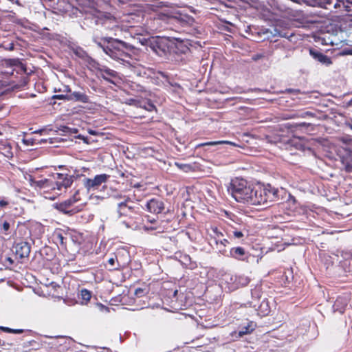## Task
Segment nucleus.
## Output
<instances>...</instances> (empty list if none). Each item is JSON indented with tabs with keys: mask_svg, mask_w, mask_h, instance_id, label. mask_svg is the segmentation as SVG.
Returning a JSON list of instances; mask_svg holds the SVG:
<instances>
[{
	"mask_svg": "<svg viewBox=\"0 0 352 352\" xmlns=\"http://www.w3.org/2000/svg\"><path fill=\"white\" fill-rule=\"evenodd\" d=\"M228 192L238 202L250 205H262L278 199V190L270 185H253L241 178L232 179Z\"/></svg>",
	"mask_w": 352,
	"mask_h": 352,
	"instance_id": "obj_1",
	"label": "nucleus"
},
{
	"mask_svg": "<svg viewBox=\"0 0 352 352\" xmlns=\"http://www.w3.org/2000/svg\"><path fill=\"white\" fill-rule=\"evenodd\" d=\"M107 41V47H104V52L111 58L129 67H134V63L129 52L133 49V47L121 40L111 37H104Z\"/></svg>",
	"mask_w": 352,
	"mask_h": 352,
	"instance_id": "obj_2",
	"label": "nucleus"
},
{
	"mask_svg": "<svg viewBox=\"0 0 352 352\" xmlns=\"http://www.w3.org/2000/svg\"><path fill=\"white\" fill-rule=\"evenodd\" d=\"M270 144L278 145L280 148L288 149L290 146H294L297 148L301 146L299 142H301L298 138L289 139L287 137L280 135L270 136L267 138Z\"/></svg>",
	"mask_w": 352,
	"mask_h": 352,
	"instance_id": "obj_3",
	"label": "nucleus"
},
{
	"mask_svg": "<svg viewBox=\"0 0 352 352\" xmlns=\"http://www.w3.org/2000/svg\"><path fill=\"white\" fill-rule=\"evenodd\" d=\"M74 178V175L55 173L53 175L54 190L61 191L63 189L66 190L69 188L72 185Z\"/></svg>",
	"mask_w": 352,
	"mask_h": 352,
	"instance_id": "obj_4",
	"label": "nucleus"
},
{
	"mask_svg": "<svg viewBox=\"0 0 352 352\" xmlns=\"http://www.w3.org/2000/svg\"><path fill=\"white\" fill-rule=\"evenodd\" d=\"M79 191L76 190L72 197L60 203V204H54V207L58 210L68 214H73L76 213L78 210L76 209H70L71 206L80 200L78 197Z\"/></svg>",
	"mask_w": 352,
	"mask_h": 352,
	"instance_id": "obj_5",
	"label": "nucleus"
},
{
	"mask_svg": "<svg viewBox=\"0 0 352 352\" xmlns=\"http://www.w3.org/2000/svg\"><path fill=\"white\" fill-rule=\"evenodd\" d=\"M95 68L98 72V75L104 80L113 85L116 84V80L119 79L117 72L109 69L107 66L99 64H96Z\"/></svg>",
	"mask_w": 352,
	"mask_h": 352,
	"instance_id": "obj_6",
	"label": "nucleus"
},
{
	"mask_svg": "<svg viewBox=\"0 0 352 352\" xmlns=\"http://www.w3.org/2000/svg\"><path fill=\"white\" fill-rule=\"evenodd\" d=\"M225 280L229 285L230 291L236 289L239 287L246 286L250 283V278L245 276H232L230 275L225 276Z\"/></svg>",
	"mask_w": 352,
	"mask_h": 352,
	"instance_id": "obj_7",
	"label": "nucleus"
},
{
	"mask_svg": "<svg viewBox=\"0 0 352 352\" xmlns=\"http://www.w3.org/2000/svg\"><path fill=\"white\" fill-rule=\"evenodd\" d=\"M109 176L106 174H101L96 175L94 179L85 177L82 179V184L85 188L90 191L91 190L97 189L102 184L105 183Z\"/></svg>",
	"mask_w": 352,
	"mask_h": 352,
	"instance_id": "obj_8",
	"label": "nucleus"
},
{
	"mask_svg": "<svg viewBox=\"0 0 352 352\" xmlns=\"http://www.w3.org/2000/svg\"><path fill=\"white\" fill-rule=\"evenodd\" d=\"M212 231L214 234L213 237L215 240L217 248L221 254L226 255V251L225 248L230 244L229 241L223 238V234L217 227L212 228Z\"/></svg>",
	"mask_w": 352,
	"mask_h": 352,
	"instance_id": "obj_9",
	"label": "nucleus"
},
{
	"mask_svg": "<svg viewBox=\"0 0 352 352\" xmlns=\"http://www.w3.org/2000/svg\"><path fill=\"white\" fill-rule=\"evenodd\" d=\"M226 256L241 261L249 262L251 255L246 252L241 247H235L230 249L229 254Z\"/></svg>",
	"mask_w": 352,
	"mask_h": 352,
	"instance_id": "obj_10",
	"label": "nucleus"
},
{
	"mask_svg": "<svg viewBox=\"0 0 352 352\" xmlns=\"http://www.w3.org/2000/svg\"><path fill=\"white\" fill-rule=\"evenodd\" d=\"M30 245L25 241L16 243L13 246V251L15 252V254L20 258L28 257L30 253Z\"/></svg>",
	"mask_w": 352,
	"mask_h": 352,
	"instance_id": "obj_11",
	"label": "nucleus"
},
{
	"mask_svg": "<svg viewBox=\"0 0 352 352\" xmlns=\"http://www.w3.org/2000/svg\"><path fill=\"white\" fill-rule=\"evenodd\" d=\"M147 210L154 214H160L164 209V204L160 199H151L146 203Z\"/></svg>",
	"mask_w": 352,
	"mask_h": 352,
	"instance_id": "obj_12",
	"label": "nucleus"
},
{
	"mask_svg": "<svg viewBox=\"0 0 352 352\" xmlns=\"http://www.w3.org/2000/svg\"><path fill=\"white\" fill-rule=\"evenodd\" d=\"M321 3H322V5H318V7H321L327 10L340 8L342 3L346 12L351 11L350 7L345 5L343 1H340V0H321Z\"/></svg>",
	"mask_w": 352,
	"mask_h": 352,
	"instance_id": "obj_13",
	"label": "nucleus"
},
{
	"mask_svg": "<svg viewBox=\"0 0 352 352\" xmlns=\"http://www.w3.org/2000/svg\"><path fill=\"white\" fill-rule=\"evenodd\" d=\"M36 189L43 190L44 192L50 190H54V179L52 178H43L38 179L36 182Z\"/></svg>",
	"mask_w": 352,
	"mask_h": 352,
	"instance_id": "obj_14",
	"label": "nucleus"
},
{
	"mask_svg": "<svg viewBox=\"0 0 352 352\" xmlns=\"http://www.w3.org/2000/svg\"><path fill=\"white\" fill-rule=\"evenodd\" d=\"M349 300V296L347 294L339 296L333 306L334 311H338L342 314L344 311L345 307H346Z\"/></svg>",
	"mask_w": 352,
	"mask_h": 352,
	"instance_id": "obj_15",
	"label": "nucleus"
},
{
	"mask_svg": "<svg viewBox=\"0 0 352 352\" xmlns=\"http://www.w3.org/2000/svg\"><path fill=\"white\" fill-rule=\"evenodd\" d=\"M130 202L118 203L117 212L119 217L131 216L133 212V206L129 204Z\"/></svg>",
	"mask_w": 352,
	"mask_h": 352,
	"instance_id": "obj_16",
	"label": "nucleus"
},
{
	"mask_svg": "<svg viewBox=\"0 0 352 352\" xmlns=\"http://www.w3.org/2000/svg\"><path fill=\"white\" fill-rule=\"evenodd\" d=\"M309 54L313 57V58H314L315 60L321 63L323 65H329L332 63L329 57H328L327 56L324 55V54L321 53L318 50L311 49L309 50Z\"/></svg>",
	"mask_w": 352,
	"mask_h": 352,
	"instance_id": "obj_17",
	"label": "nucleus"
},
{
	"mask_svg": "<svg viewBox=\"0 0 352 352\" xmlns=\"http://www.w3.org/2000/svg\"><path fill=\"white\" fill-rule=\"evenodd\" d=\"M67 100L86 103L89 101V98L85 92L73 91L68 94Z\"/></svg>",
	"mask_w": 352,
	"mask_h": 352,
	"instance_id": "obj_18",
	"label": "nucleus"
},
{
	"mask_svg": "<svg viewBox=\"0 0 352 352\" xmlns=\"http://www.w3.org/2000/svg\"><path fill=\"white\" fill-rule=\"evenodd\" d=\"M111 197L116 201H117L118 203L131 202V198L129 196L120 192H114L111 195Z\"/></svg>",
	"mask_w": 352,
	"mask_h": 352,
	"instance_id": "obj_19",
	"label": "nucleus"
},
{
	"mask_svg": "<svg viewBox=\"0 0 352 352\" xmlns=\"http://www.w3.org/2000/svg\"><path fill=\"white\" fill-rule=\"evenodd\" d=\"M256 310L258 311V314H259L261 316L267 315L270 311L267 301H266L265 300H263L261 302V304L258 307V309Z\"/></svg>",
	"mask_w": 352,
	"mask_h": 352,
	"instance_id": "obj_20",
	"label": "nucleus"
},
{
	"mask_svg": "<svg viewBox=\"0 0 352 352\" xmlns=\"http://www.w3.org/2000/svg\"><path fill=\"white\" fill-rule=\"evenodd\" d=\"M80 296L82 300L81 302V304L86 305L90 300L91 297V294L89 290H87L86 289H82L80 292Z\"/></svg>",
	"mask_w": 352,
	"mask_h": 352,
	"instance_id": "obj_21",
	"label": "nucleus"
},
{
	"mask_svg": "<svg viewBox=\"0 0 352 352\" xmlns=\"http://www.w3.org/2000/svg\"><path fill=\"white\" fill-rule=\"evenodd\" d=\"M291 1L296 3H304L310 6H318V5H322L321 0H290Z\"/></svg>",
	"mask_w": 352,
	"mask_h": 352,
	"instance_id": "obj_22",
	"label": "nucleus"
},
{
	"mask_svg": "<svg viewBox=\"0 0 352 352\" xmlns=\"http://www.w3.org/2000/svg\"><path fill=\"white\" fill-rule=\"evenodd\" d=\"M219 144H230V145H235L234 143L226 141V140H221V141H214V142H208L198 145V146H216Z\"/></svg>",
	"mask_w": 352,
	"mask_h": 352,
	"instance_id": "obj_23",
	"label": "nucleus"
},
{
	"mask_svg": "<svg viewBox=\"0 0 352 352\" xmlns=\"http://www.w3.org/2000/svg\"><path fill=\"white\" fill-rule=\"evenodd\" d=\"M107 262L108 264L110 265V270H116L120 267V264L119 263L117 256H116L115 257L109 258Z\"/></svg>",
	"mask_w": 352,
	"mask_h": 352,
	"instance_id": "obj_24",
	"label": "nucleus"
},
{
	"mask_svg": "<svg viewBox=\"0 0 352 352\" xmlns=\"http://www.w3.org/2000/svg\"><path fill=\"white\" fill-rule=\"evenodd\" d=\"M343 164L348 172H352V153L347 157L343 160Z\"/></svg>",
	"mask_w": 352,
	"mask_h": 352,
	"instance_id": "obj_25",
	"label": "nucleus"
},
{
	"mask_svg": "<svg viewBox=\"0 0 352 352\" xmlns=\"http://www.w3.org/2000/svg\"><path fill=\"white\" fill-rule=\"evenodd\" d=\"M162 43L160 41H156L155 44L153 45V50L156 52V54L162 56V54L165 52V49L162 47Z\"/></svg>",
	"mask_w": 352,
	"mask_h": 352,
	"instance_id": "obj_26",
	"label": "nucleus"
},
{
	"mask_svg": "<svg viewBox=\"0 0 352 352\" xmlns=\"http://www.w3.org/2000/svg\"><path fill=\"white\" fill-rule=\"evenodd\" d=\"M126 103L127 104L133 105V106H135V107H142V102L139 101V100H138L136 99H133V98L128 99L126 101Z\"/></svg>",
	"mask_w": 352,
	"mask_h": 352,
	"instance_id": "obj_27",
	"label": "nucleus"
},
{
	"mask_svg": "<svg viewBox=\"0 0 352 352\" xmlns=\"http://www.w3.org/2000/svg\"><path fill=\"white\" fill-rule=\"evenodd\" d=\"M253 330V328L250 326L244 327L241 331H239V336H243V335L250 333Z\"/></svg>",
	"mask_w": 352,
	"mask_h": 352,
	"instance_id": "obj_28",
	"label": "nucleus"
},
{
	"mask_svg": "<svg viewBox=\"0 0 352 352\" xmlns=\"http://www.w3.org/2000/svg\"><path fill=\"white\" fill-rule=\"evenodd\" d=\"M141 108H144L148 111H152L155 109V105L149 102L144 104H142V107Z\"/></svg>",
	"mask_w": 352,
	"mask_h": 352,
	"instance_id": "obj_29",
	"label": "nucleus"
},
{
	"mask_svg": "<svg viewBox=\"0 0 352 352\" xmlns=\"http://www.w3.org/2000/svg\"><path fill=\"white\" fill-rule=\"evenodd\" d=\"M104 38H102L101 41H97L96 39H94V42L96 43V45L100 47L102 51L104 52V47H107V41H104Z\"/></svg>",
	"mask_w": 352,
	"mask_h": 352,
	"instance_id": "obj_30",
	"label": "nucleus"
},
{
	"mask_svg": "<svg viewBox=\"0 0 352 352\" xmlns=\"http://www.w3.org/2000/svg\"><path fill=\"white\" fill-rule=\"evenodd\" d=\"M233 236L236 239H241L243 237L244 234L242 231L235 230L233 232Z\"/></svg>",
	"mask_w": 352,
	"mask_h": 352,
	"instance_id": "obj_31",
	"label": "nucleus"
},
{
	"mask_svg": "<svg viewBox=\"0 0 352 352\" xmlns=\"http://www.w3.org/2000/svg\"><path fill=\"white\" fill-rule=\"evenodd\" d=\"M28 181L30 182V186L32 187H34V188H35L36 189V182H37L38 180L35 179L34 177H32V176L30 175Z\"/></svg>",
	"mask_w": 352,
	"mask_h": 352,
	"instance_id": "obj_32",
	"label": "nucleus"
},
{
	"mask_svg": "<svg viewBox=\"0 0 352 352\" xmlns=\"http://www.w3.org/2000/svg\"><path fill=\"white\" fill-rule=\"evenodd\" d=\"M144 294V290L143 289H142V288H137L135 290V295L138 296V297H141Z\"/></svg>",
	"mask_w": 352,
	"mask_h": 352,
	"instance_id": "obj_33",
	"label": "nucleus"
},
{
	"mask_svg": "<svg viewBox=\"0 0 352 352\" xmlns=\"http://www.w3.org/2000/svg\"><path fill=\"white\" fill-rule=\"evenodd\" d=\"M10 229V223L7 221H5L2 224V230L4 232H7Z\"/></svg>",
	"mask_w": 352,
	"mask_h": 352,
	"instance_id": "obj_34",
	"label": "nucleus"
},
{
	"mask_svg": "<svg viewBox=\"0 0 352 352\" xmlns=\"http://www.w3.org/2000/svg\"><path fill=\"white\" fill-rule=\"evenodd\" d=\"M97 306L99 307V309L101 311H109V307L102 305L101 303L97 304Z\"/></svg>",
	"mask_w": 352,
	"mask_h": 352,
	"instance_id": "obj_35",
	"label": "nucleus"
},
{
	"mask_svg": "<svg viewBox=\"0 0 352 352\" xmlns=\"http://www.w3.org/2000/svg\"><path fill=\"white\" fill-rule=\"evenodd\" d=\"M67 97H68V94H67V95L61 94V95L54 96L53 98H55V99H64V100H67Z\"/></svg>",
	"mask_w": 352,
	"mask_h": 352,
	"instance_id": "obj_36",
	"label": "nucleus"
},
{
	"mask_svg": "<svg viewBox=\"0 0 352 352\" xmlns=\"http://www.w3.org/2000/svg\"><path fill=\"white\" fill-rule=\"evenodd\" d=\"M343 55H352V49H344L342 52Z\"/></svg>",
	"mask_w": 352,
	"mask_h": 352,
	"instance_id": "obj_37",
	"label": "nucleus"
},
{
	"mask_svg": "<svg viewBox=\"0 0 352 352\" xmlns=\"http://www.w3.org/2000/svg\"><path fill=\"white\" fill-rule=\"evenodd\" d=\"M0 329H2L3 331L8 332V333H12V331H14L13 329L5 327H0Z\"/></svg>",
	"mask_w": 352,
	"mask_h": 352,
	"instance_id": "obj_38",
	"label": "nucleus"
},
{
	"mask_svg": "<svg viewBox=\"0 0 352 352\" xmlns=\"http://www.w3.org/2000/svg\"><path fill=\"white\" fill-rule=\"evenodd\" d=\"M24 143L27 145H33L34 142H33V140L32 139H26L24 140Z\"/></svg>",
	"mask_w": 352,
	"mask_h": 352,
	"instance_id": "obj_39",
	"label": "nucleus"
},
{
	"mask_svg": "<svg viewBox=\"0 0 352 352\" xmlns=\"http://www.w3.org/2000/svg\"><path fill=\"white\" fill-rule=\"evenodd\" d=\"M8 204V202L6 200L0 201V207H5Z\"/></svg>",
	"mask_w": 352,
	"mask_h": 352,
	"instance_id": "obj_40",
	"label": "nucleus"
},
{
	"mask_svg": "<svg viewBox=\"0 0 352 352\" xmlns=\"http://www.w3.org/2000/svg\"><path fill=\"white\" fill-rule=\"evenodd\" d=\"M63 91H65V92H67V93H69V94H71V93H72L71 89L69 88V86H65V87H64V89H63Z\"/></svg>",
	"mask_w": 352,
	"mask_h": 352,
	"instance_id": "obj_41",
	"label": "nucleus"
},
{
	"mask_svg": "<svg viewBox=\"0 0 352 352\" xmlns=\"http://www.w3.org/2000/svg\"><path fill=\"white\" fill-rule=\"evenodd\" d=\"M13 331H12L13 333H21L23 332L22 329H13Z\"/></svg>",
	"mask_w": 352,
	"mask_h": 352,
	"instance_id": "obj_42",
	"label": "nucleus"
},
{
	"mask_svg": "<svg viewBox=\"0 0 352 352\" xmlns=\"http://www.w3.org/2000/svg\"><path fill=\"white\" fill-rule=\"evenodd\" d=\"M287 91L290 92V93L294 92V93H296L297 94V93H299L300 91L298 89H296V90L287 89Z\"/></svg>",
	"mask_w": 352,
	"mask_h": 352,
	"instance_id": "obj_43",
	"label": "nucleus"
},
{
	"mask_svg": "<svg viewBox=\"0 0 352 352\" xmlns=\"http://www.w3.org/2000/svg\"><path fill=\"white\" fill-rule=\"evenodd\" d=\"M45 130V129H41V130H38V131H35L34 133H40V134H42L43 132H44Z\"/></svg>",
	"mask_w": 352,
	"mask_h": 352,
	"instance_id": "obj_44",
	"label": "nucleus"
},
{
	"mask_svg": "<svg viewBox=\"0 0 352 352\" xmlns=\"http://www.w3.org/2000/svg\"><path fill=\"white\" fill-rule=\"evenodd\" d=\"M7 260L9 261L10 263H13V260L11 258H8Z\"/></svg>",
	"mask_w": 352,
	"mask_h": 352,
	"instance_id": "obj_45",
	"label": "nucleus"
},
{
	"mask_svg": "<svg viewBox=\"0 0 352 352\" xmlns=\"http://www.w3.org/2000/svg\"><path fill=\"white\" fill-rule=\"evenodd\" d=\"M250 307H253L256 308V305H252V302H250Z\"/></svg>",
	"mask_w": 352,
	"mask_h": 352,
	"instance_id": "obj_46",
	"label": "nucleus"
},
{
	"mask_svg": "<svg viewBox=\"0 0 352 352\" xmlns=\"http://www.w3.org/2000/svg\"><path fill=\"white\" fill-rule=\"evenodd\" d=\"M346 1L349 4H352V0H346Z\"/></svg>",
	"mask_w": 352,
	"mask_h": 352,
	"instance_id": "obj_47",
	"label": "nucleus"
},
{
	"mask_svg": "<svg viewBox=\"0 0 352 352\" xmlns=\"http://www.w3.org/2000/svg\"><path fill=\"white\" fill-rule=\"evenodd\" d=\"M349 126L350 127V129L352 130V122L349 123Z\"/></svg>",
	"mask_w": 352,
	"mask_h": 352,
	"instance_id": "obj_48",
	"label": "nucleus"
},
{
	"mask_svg": "<svg viewBox=\"0 0 352 352\" xmlns=\"http://www.w3.org/2000/svg\"><path fill=\"white\" fill-rule=\"evenodd\" d=\"M348 104L352 106V99L349 102Z\"/></svg>",
	"mask_w": 352,
	"mask_h": 352,
	"instance_id": "obj_49",
	"label": "nucleus"
},
{
	"mask_svg": "<svg viewBox=\"0 0 352 352\" xmlns=\"http://www.w3.org/2000/svg\"><path fill=\"white\" fill-rule=\"evenodd\" d=\"M10 50H12V49H13V45H12V44H11V46H10Z\"/></svg>",
	"mask_w": 352,
	"mask_h": 352,
	"instance_id": "obj_50",
	"label": "nucleus"
},
{
	"mask_svg": "<svg viewBox=\"0 0 352 352\" xmlns=\"http://www.w3.org/2000/svg\"><path fill=\"white\" fill-rule=\"evenodd\" d=\"M41 142H45L46 140H42Z\"/></svg>",
	"mask_w": 352,
	"mask_h": 352,
	"instance_id": "obj_51",
	"label": "nucleus"
}]
</instances>
